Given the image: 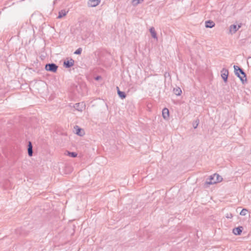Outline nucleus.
Listing matches in <instances>:
<instances>
[{
	"label": "nucleus",
	"mask_w": 251,
	"mask_h": 251,
	"mask_svg": "<svg viewBox=\"0 0 251 251\" xmlns=\"http://www.w3.org/2000/svg\"><path fill=\"white\" fill-rule=\"evenodd\" d=\"M215 26V23L212 21L205 22V26L206 27L211 28Z\"/></svg>",
	"instance_id": "obj_10"
},
{
	"label": "nucleus",
	"mask_w": 251,
	"mask_h": 251,
	"mask_svg": "<svg viewBox=\"0 0 251 251\" xmlns=\"http://www.w3.org/2000/svg\"><path fill=\"white\" fill-rule=\"evenodd\" d=\"M162 116L165 119H168L169 117V111L168 109L165 108L162 110Z\"/></svg>",
	"instance_id": "obj_6"
},
{
	"label": "nucleus",
	"mask_w": 251,
	"mask_h": 251,
	"mask_svg": "<svg viewBox=\"0 0 251 251\" xmlns=\"http://www.w3.org/2000/svg\"><path fill=\"white\" fill-rule=\"evenodd\" d=\"M66 15V12L65 11H61L59 12L58 16V18H61L62 17L65 16Z\"/></svg>",
	"instance_id": "obj_15"
},
{
	"label": "nucleus",
	"mask_w": 251,
	"mask_h": 251,
	"mask_svg": "<svg viewBox=\"0 0 251 251\" xmlns=\"http://www.w3.org/2000/svg\"><path fill=\"white\" fill-rule=\"evenodd\" d=\"M118 89V93L119 96L122 98L124 99L126 98V95L124 92H121L119 90V89L118 87L117 88Z\"/></svg>",
	"instance_id": "obj_14"
},
{
	"label": "nucleus",
	"mask_w": 251,
	"mask_h": 251,
	"mask_svg": "<svg viewBox=\"0 0 251 251\" xmlns=\"http://www.w3.org/2000/svg\"><path fill=\"white\" fill-rule=\"evenodd\" d=\"M81 51H82L81 49L79 48L77 50H75V53L77 54H80L81 52Z\"/></svg>",
	"instance_id": "obj_20"
},
{
	"label": "nucleus",
	"mask_w": 251,
	"mask_h": 251,
	"mask_svg": "<svg viewBox=\"0 0 251 251\" xmlns=\"http://www.w3.org/2000/svg\"><path fill=\"white\" fill-rule=\"evenodd\" d=\"M228 72L226 69H223L222 71L221 76L225 81H226L228 76Z\"/></svg>",
	"instance_id": "obj_5"
},
{
	"label": "nucleus",
	"mask_w": 251,
	"mask_h": 251,
	"mask_svg": "<svg viewBox=\"0 0 251 251\" xmlns=\"http://www.w3.org/2000/svg\"><path fill=\"white\" fill-rule=\"evenodd\" d=\"M64 64L67 67H70L73 66L74 61L71 59L70 61H65Z\"/></svg>",
	"instance_id": "obj_12"
},
{
	"label": "nucleus",
	"mask_w": 251,
	"mask_h": 251,
	"mask_svg": "<svg viewBox=\"0 0 251 251\" xmlns=\"http://www.w3.org/2000/svg\"><path fill=\"white\" fill-rule=\"evenodd\" d=\"M248 210L246 209H243L240 212V215L245 216L247 214Z\"/></svg>",
	"instance_id": "obj_17"
},
{
	"label": "nucleus",
	"mask_w": 251,
	"mask_h": 251,
	"mask_svg": "<svg viewBox=\"0 0 251 251\" xmlns=\"http://www.w3.org/2000/svg\"><path fill=\"white\" fill-rule=\"evenodd\" d=\"M240 25H232L230 27L229 31L231 33H234L240 27Z\"/></svg>",
	"instance_id": "obj_7"
},
{
	"label": "nucleus",
	"mask_w": 251,
	"mask_h": 251,
	"mask_svg": "<svg viewBox=\"0 0 251 251\" xmlns=\"http://www.w3.org/2000/svg\"><path fill=\"white\" fill-rule=\"evenodd\" d=\"M223 180V178L219 174H214L211 176L209 178V181H207L208 184H214L217 183L221 182Z\"/></svg>",
	"instance_id": "obj_1"
},
{
	"label": "nucleus",
	"mask_w": 251,
	"mask_h": 251,
	"mask_svg": "<svg viewBox=\"0 0 251 251\" xmlns=\"http://www.w3.org/2000/svg\"><path fill=\"white\" fill-rule=\"evenodd\" d=\"M174 92L176 95H180L181 90L179 88L174 89Z\"/></svg>",
	"instance_id": "obj_16"
},
{
	"label": "nucleus",
	"mask_w": 251,
	"mask_h": 251,
	"mask_svg": "<svg viewBox=\"0 0 251 251\" xmlns=\"http://www.w3.org/2000/svg\"><path fill=\"white\" fill-rule=\"evenodd\" d=\"M28 153L29 156H31L32 155V146L30 142H28Z\"/></svg>",
	"instance_id": "obj_11"
},
{
	"label": "nucleus",
	"mask_w": 251,
	"mask_h": 251,
	"mask_svg": "<svg viewBox=\"0 0 251 251\" xmlns=\"http://www.w3.org/2000/svg\"><path fill=\"white\" fill-rule=\"evenodd\" d=\"M46 70L48 71L55 72L57 69V66L54 64H49L46 65Z\"/></svg>",
	"instance_id": "obj_3"
},
{
	"label": "nucleus",
	"mask_w": 251,
	"mask_h": 251,
	"mask_svg": "<svg viewBox=\"0 0 251 251\" xmlns=\"http://www.w3.org/2000/svg\"><path fill=\"white\" fill-rule=\"evenodd\" d=\"M75 128L76 129V133L80 136H82L84 134V132L83 130L80 128L78 126H76Z\"/></svg>",
	"instance_id": "obj_8"
},
{
	"label": "nucleus",
	"mask_w": 251,
	"mask_h": 251,
	"mask_svg": "<svg viewBox=\"0 0 251 251\" xmlns=\"http://www.w3.org/2000/svg\"><path fill=\"white\" fill-rule=\"evenodd\" d=\"M68 155L73 157H75L77 156V154L75 152H68Z\"/></svg>",
	"instance_id": "obj_18"
},
{
	"label": "nucleus",
	"mask_w": 251,
	"mask_h": 251,
	"mask_svg": "<svg viewBox=\"0 0 251 251\" xmlns=\"http://www.w3.org/2000/svg\"><path fill=\"white\" fill-rule=\"evenodd\" d=\"M141 1V0H132V2L134 5H137L139 4Z\"/></svg>",
	"instance_id": "obj_19"
},
{
	"label": "nucleus",
	"mask_w": 251,
	"mask_h": 251,
	"mask_svg": "<svg viewBox=\"0 0 251 251\" xmlns=\"http://www.w3.org/2000/svg\"><path fill=\"white\" fill-rule=\"evenodd\" d=\"M241 228V227H238L234 228L233 230V233L235 235H240L242 232Z\"/></svg>",
	"instance_id": "obj_9"
},
{
	"label": "nucleus",
	"mask_w": 251,
	"mask_h": 251,
	"mask_svg": "<svg viewBox=\"0 0 251 251\" xmlns=\"http://www.w3.org/2000/svg\"><path fill=\"white\" fill-rule=\"evenodd\" d=\"M236 74L238 75V76L240 78V79L243 81L244 80L246 79L245 74L243 72V71L239 68L238 66H234Z\"/></svg>",
	"instance_id": "obj_2"
},
{
	"label": "nucleus",
	"mask_w": 251,
	"mask_h": 251,
	"mask_svg": "<svg viewBox=\"0 0 251 251\" xmlns=\"http://www.w3.org/2000/svg\"><path fill=\"white\" fill-rule=\"evenodd\" d=\"M150 32H151L152 37H153L154 38H157L156 34L155 29H154V28L153 27L151 28V29H150Z\"/></svg>",
	"instance_id": "obj_13"
},
{
	"label": "nucleus",
	"mask_w": 251,
	"mask_h": 251,
	"mask_svg": "<svg viewBox=\"0 0 251 251\" xmlns=\"http://www.w3.org/2000/svg\"><path fill=\"white\" fill-rule=\"evenodd\" d=\"M100 1V0H90L88 2V5L91 7H95L98 5Z\"/></svg>",
	"instance_id": "obj_4"
}]
</instances>
